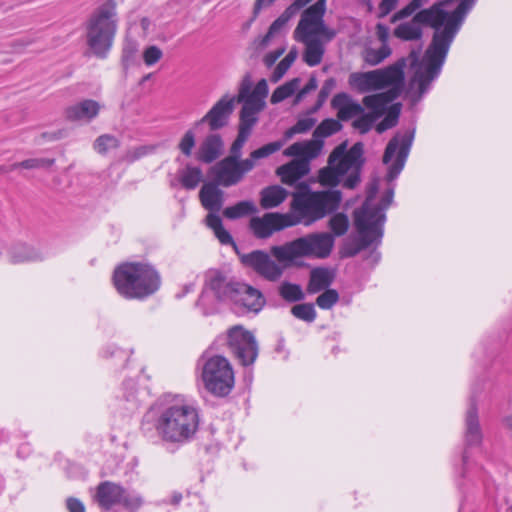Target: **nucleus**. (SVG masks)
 Masks as SVG:
<instances>
[{"label": "nucleus", "instance_id": "obj_1", "mask_svg": "<svg viewBox=\"0 0 512 512\" xmlns=\"http://www.w3.org/2000/svg\"><path fill=\"white\" fill-rule=\"evenodd\" d=\"M445 3L436 2L431 7L418 11L412 20L401 23L394 29V36L404 41L421 39V25L430 26L435 30L422 60L419 59L421 48L412 50L407 57L414 69L411 86L417 85L418 88L417 94L413 96L414 103L422 99L430 89L431 83L440 75L450 46L458 33L453 31L455 27L450 26L449 12L444 9Z\"/></svg>", "mask_w": 512, "mask_h": 512}, {"label": "nucleus", "instance_id": "obj_2", "mask_svg": "<svg viewBox=\"0 0 512 512\" xmlns=\"http://www.w3.org/2000/svg\"><path fill=\"white\" fill-rule=\"evenodd\" d=\"M334 247V238L327 232L309 233L283 245L273 246L271 255L266 251L254 250L240 256L241 263L269 282H277L284 270L297 258H327Z\"/></svg>", "mask_w": 512, "mask_h": 512}, {"label": "nucleus", "instance_id": "obj_3", "mask_svg": "<svg viewBox=\"0 0 512 512\" xmlns=\"http://www.w3.org/2000/svg\"><path fill=\"white\" fill-rule=\"evenodd\" d=\"M290 212L286 213L291 226L302 224L311 226L315 222L335 212L342 201L339 190L313 191L306 182L297 183L291 193Z\"/></svg>", "mask_w": 512, "mask_h": 512}, {"label": "nucleus", "instance_id": "obj_4", "mask_svg": "<svg viewBox=\"0 0 512 512\" xmlns=\"http://www.w3.org/2000/svg\"><path fill=\"white\" fill-rule=\"evenodd\" d=\"M199 425L198 408L180 397L161 407L154 424L158 436L163 441L175 444L191 441Z\"/></svg>", "mask_w": 512, "mask_h": 512}, {"label": "nucleus", "instance_id": "obj_5", "mask_svg": "<svg viewBox=\"0 0 512 512\" xmlns=\"http://www.w3.org/2000/svg\"><path fill=\"white\" fill-rule=\"evenodd\" d=\"M364 146L355 143L347 150L346 143L338 145L329 155L328 165L319 171L318 181L322 186L335 187L344 175L343 187L354 189L360 183V173L364 164Z\"/></svg>", "mask_w": 512, "mask_h": 512}, {"label": "nucleus", "instance_id": "obj_6", "mask_svg": "<svg viewBox=\"0 0 512 512\" xmlns=\"http://www.w3.org/2000/svg\"><path fill=\"white\" fill-rule=\"evenodd\" d=\"M112 280L117 292L126 299L146 298L154 294L161 284L156 269L141 262L120 264L115 268Z\"/></svg>", "mask_w": 512, "mask_h": 512}, {"label": "nucleus", "instance_id": "obj_7", "mask_svg": "<svg viewBox=\"0 0 512 512\" xmlns=\"http://www.w3.org/2000/svg\"><path fill=\"white\" fill-rule=\"evenodd\" d=\"M118 17L115 0H105L86 22V43L98 58L110 51L117 31Z\"/></svg>", "mask_w": 512, "mask_h": 512}, {"label": "nucleus", "instance_id": "obj_8", "mask_svg": "<svg viewBox=\"0 0 512 512\" xmlns=\"http://www.w3.org/2000/svg\"><path fill=\"white\" fill-rule=\"evenodd\" d=\"M322 151L320 141H303L290 145L285 151L286 156L296 157L289 163L277 168L276 174L281 182L286 185H294L310 171V161L316 158Z\"/></svg>", "mask_w": 512, "mask_h": 512}, {"label": "nucleus", "instance_id": "obj_9", "mask_svg": "<svg viewBox=\"0 0 512 512\" xmlns=\"http://www.w3.org/2000/svg\"><path fill=\"white\" fill-rule=\"evenodd\" d=\"M201 377L205 389L214 396L225 397L234 388V370L229 360L221 355H203Z\"/></svg>", "mask_w": 512, "mask_h": 512}, {"label": "nucleus", "instance_id": "obj_10", "mask_svg": "<svg viewBox=\"0 0 512 512\" xmlns=\"http://www.w3.org/2000/svg\"><path fill=\"white\" fill-rule=\"evenodd\" d=\"M415 130H408L404 133H397L388 142L383 163L388 165L386 179L388 182L395 180L403 170L413 144Z\"/></svg>", "mask_w": 512, "mask_h": 512}, {"label": "nucleus", "instance_id": "obj_11", "mask_svg": "<svg viewBox=\"0 0 512 512\" xmlns=\"http://www.w3.org/2000/svg\"><path fill=\"white\" fill-rule=\"evenodd\" d=\"M362 214L359 213L357 217H353L358 237L344 244L343 257H354L369 246L378 245L381 242L384 226L364 220Z\"/></svg>", "mask_w": 512, "mask_h": 512}, {"label": "nucleus", "instance_id": "obj_12", "mask_svg": "<svg viewBox=\"0 0 512 512\" xmlns=\"http://www.w3.org/2000/svg\"><path fill=\"white\" fill-rule=\"evenodd\" d=\"M228 347L243 366H250L257 359L258 343L255 337L240 326H235L228 331Z\"/></svg>", "mask_w": 512, "mask_h": 512}, {"label": "nucleus", "instance_id": "obj_13", "mask_svg": "<svg viewBox=\"0 0 512 512\" xmlns=\"http://www.w3.org/2000/svg\"><path fill=\"white\" fill-rule=\"evenodd\" d=\"M254 168L250 160H235L234 157H225L219 161L211 171L217 184L230 187L238 184L244 175Z\"/></svg>", "mask_w": 512, "mask_h": 512}, {"label": "nucleus", "instance_id": "obj_14", "mask_svg": "<svg viewBox=\"0 0 512 512\" xmlns=\"http://www.w3.org/2000/svg\"><path fill=\"white\" fill-rule=\"evenodd\" d=\"M408 62L409 59L402 57L387 67L376 69L379 91L385 90V93H391L398 98L405 87L404 69Z\"/></svg>", "mask_w": 512, "mask_h": 512}, {"label": "nucleus", "instance_id": "obj_15", "mask_svg": "<svg viewBox=\"0 0 512 512\" xmlns=\"http://www.w3.org/2000/svg\"><path fill=\"white\" fill-rule=\"evenodd\" d=\"M234 108L235 97L224 95L200 120L194 123V127L197 128L200 125L207 124L211 132L218 131L228 125Z\"/></svg>", "mask_w": 512, "mask_h": 512}, {"label": "nucleus", "instance_id": "obj_16", "mask_svg": "<svg viewBox=\"0 0 512 512\" xmlns=\"http://www.w3.org/2000/svg\"><path fill=\"white\" fill-rule=\"evenodd\" d=\"M286 213L269 212L263 216L250 219L249 227L258 239H267L274 232L292 227Z\"/></svg>", "mask_w": 512, "mask_h": 512}, {"label": "nucleus", "instance_id": "obj_17", "mask_svg": "<svg viewBox=\"0 0 512 512\" xmlns=\"http://www.w3.org/2000/svg\"><path fill=\"white\" fill-rule=\"evenodd\" d=\"M238 284V281L229 279L223 272L210 269L205 273V285L202 295L210 290L216 299L220 301H231Z\"/></svg>", "mask_w": 512, "mask_h": 512}, {"label": "nucleus", "instance_id": "obj_18", "mask_svg": "<svg viewBox=\"0 0 512 512\" xmlns=\"http://www.w3.org/2000/svg\"><path fill=\"white\" fill-rule=\"evenodd\" d=\"M326 12V3L318 0L315 4L305 9L301 15L300 21L294 31L295 39H312L313 31L321 18H324Z\"/></svg>", "mask_w": 512, "mask_h": 512}, {"label": "nucleus", "instance_id": "obj_19", "mask_svg": "<svg viewBox=\"0 0 512 512\" xmlns=\"http://www.w3.org/2000/svg\"><path fill=\"white\" fill-rule=\"evenodd\" d=\"M483 433L479 421L475 397H471L464 418V441L467 447H476L482 443Z\"/></svg>", "mask_w": 512, "mask_h": 512}, {"label": "nucleus", "instance_id": "obj_20", "mask_svg": "<svg viewBox=\"0 0 512 512\" xmlns=\"http://www.w3.org/2000/svg\"><path fill=\"white\" fill-rule=\"evenodd\" d=\"M231 301L254 313H258L265 304V298L261 291L243 282H239L237 285Z\"/></svg>", "mask_w": 512, "mask_h": 512}, {"label": "nucleus", "instance_id": "obj_21", "mask_svg": "<svg viewBox=\"0 0 512 512\" xmlns=\"http://www.w3.org/2000/svg\"><path fill=\"white\" fill-rule=\"evenodd\" d=\"M377 191L378 183L374 181L368 187L367 196L362 206L354 210L353 217H357L359 213H363L364 220L384 226L386 221L385 213H382V209L376 207L373 203Z\"/></svg>", "mask_w": 512, "mask_h": 512}, {"label": "nucleus", "instance_id": "obj_22", "mask_svg": "<svg viewBox=\"0 0 512 512\" xmlns=\"http://www.w3.org/2000/svg\"><path fill=\"white\" fill-rule=\"evenodd\" d=\"M224 151V142L220 134L218 133H209L202 140L196 158L197 160L210 164L217 160Z\"/></svg>", "mask_w": 512, "mask_h": 512}, {"label": "nucleus", "instance_id": "obj_23", "mask_svg": "<svg viewBox=\"0 0 512 512\" xmlns=\"http://www.w3.org/2000/svg\"><path fill=\"white\" fill-rule=\"evenodd\" d=\"M8 258L12 264H23L29 262L42 261L45 258L44 253L26 243L17 242L10 246Z\"/></svg>", "mask_w": 512, "mask_h": 512}, {"label": "nucleus", "instance_id": "obj_24", "mask_svg": "<svg viewBox=\"0 0 512 512\" xmlns=\"http://www.w3.org/2000/svg\"><path fill=\"white\" fill-rule=\"evenodd\" d=\"M332 107L337 110V117L341 121H348L363 113V106L354 101L348 94L339 93L332 99Z\"/></svg>", "mask_w": 512, "mask_h": 512}, {"label": "nucleus", "instance_id": "obj_25", "mask_svg": "<svg viewBox=\"0 0 512 512\" xmlns=\"http://www.w3.org/2000/svg\"><path fill=\"white\" fill-rule=\"evenodd\" d=\"M123 496V487L110 481L102 482L98 485L95 500L99 506L109 510L116 504H120Z\"/></svg>", "mask_w": 512, "mask_h": 512}, {"label": "nucleus", "instance_id": "obj_26", "mask_svg": "<svg viewBox=\"0 0 512 512\" xmlns=\"http://www.w3.org/2000/svg\"><path fill=\"white\" fill-rule=\"evenodd\" d=\"M100 111V104L92 99L83 100L77 104L69 106L65 115L70 121H86L94 119Z\"/></svg>", "mask_w": 512, "mask_h": 512}, {"label": "nucleus", "instance_id": "obj_27", "mask_svg": "<svg viewBox=\"0 0 512 512\" xmlns=\"http://www.w3.org/2000/svg\"><path fill=\"white\" fill-rule=\"evenodd\" d=\"M223 191L214 183H206L199 192L202 206L210 213L218 212L223 205Z\"/></svg>", "mask_w": 512, "mask_h": 512}, {"label": "nucleus", "instance_id": "obj_28", "mask_svg": "<svg viewBox=\"0 0 512 512\" xmlns=\"http://www.w3.org/2000/svg\"><path fill=\"white\" fill-rule=\"evenodd\" d=\"M348 82L352 88L360 93L379 91L376 69L351 73Z\"/></svg>", "mask_w": 512, "mask_h": 512}, {"label": "nucleus", "instance_id": "obj_29", "mask_svg": "<svg viewBox=\"0 0 512 512\" xmlns=\"http://www.w3.org/2000/svg\"><path fill=\"white\" fill-rule=\"evenodd\" d=\"M305 45V51L303 54V61L310 67L317 66L321 63L325 47L321 38L312 39H296Z\"/></svg>", "mask_w": 512, "mask_h": 512}, {"label": "nucleus", "instance_id": "obj_30", "mask_svg": "<svg viewBox=\"0 0 512 512\" xmlns=\"http://www.w3.org/2000/svg\"><path fill=\"white\" fill-rule=\"evenodd\" d=\"M396 99L391 93L380 92L365 96L362 103L370 110V114L379 119L385 114L387 105Z\"/></svg>", "mask_w": 512, "mask_h": 512}, {"label": "nucleus", "instance_id": "obj_31", "mask_svg": "<svg viewBox=\"0 0 512 512\" xmlns=\"http://www.w3.org/2000/svg\"><path fill=\"white\" fill-rule=\"evenodd\" d=\"M334 275L331 270L325 267H317L311 270L307 285L310 294L326 290L333 282Z\"/></svg>", "mask_w": 512, "mask_h": 512}, {"label": "nucleus", "instance_id": "obj_32", "mask_svg": "<svg viewBox=\"0 0 512 512\" xmlns=\"http://www.w3.org/2000/svg\"><path fill=\"white\" fill-rule=\"evenodd\" d=\"M288 194V191L279 185L265 187L260 191V205L263 209L278 207L286 200Z\"/></svg>", "mask_w": 512, "mask_h": 512}, {"label": "nucleus", "instance_id": "obj_33", "mask_svg": "<svg viewBox=\"0 0 512 512\" xmlns=\"http://www.w3.org/2000/svg\"><path fill=\"white\" fill-rule=\"evenodd\" d=\"M307 5V0H295L285 11L270 25V34L279 33L287 23L295 17L299 11Z\"/></svg>", "mask_w": 512, "mask_h": 512}, {"label": "nucleus", "instance_id": "obj_34", "mask_svg": "<svg viewBox=\"0 0 512 512\" xmlns=\"http://www.w3.org/2000/svg\"><path fill=\"white\" fill-rule=\"evenodd\" d=\"M307 5V0H295L285 11L270 25V34L279 33L287 23L295 17L299 11Z\"/></svg>", "mask_w": 512, "mask_h": 512}, {"label": "nucleus", "instance_id": "obj_35", "mask_svg": "<svg viewBox=\"0 0 512 512\" xmlns=\"http://www.w3.org/2000/svg\"><path fill=\"white\" fill-rule=\"evenodd\" d=\"M257 212V207L251 200H244L223 210V216L230 220H236Z\"/></svg>", "mask_w": 512, "mask_h": 512}, {"label": "nucleus", "instance_id": "obj_36", "mask_svg": "<svg viewBox=\"0 0 512 512\" xmlns=\"http://www.w3.org/2000/svg\"><path fill=\"white\" fill-rule=\"evenodd\" d=\"M207 226L213 230L215 236L223 245H234L231 234L223 227L220 216L216 213H209L206 217Z\"/></svg>", "mask_w": 512, "mask_h": 512}, {"label": "nucleus", "instance_id": "obj_37", "mask_svg": "<svg viewBox=\"0 0 512 512\" xmlns=\"http://www.w3.org/2000/svg\"><path fill=\"white\" fill-rule=\"evenodd\" d=\"M342 128V125L338 120L328 118L323 120L314 130L313 132V139L311 141H320L322 143V147L324 146L323 139L326 137H329L338 131H340Z\"/></svg>", "mask_w": 512, "mask_h": 512}, {"label": "nucleus", "instance_id": "obj_38", "mask_svg": "<svg viewBox=\"0 0 512 512\" xmlns=\"http://www.w3.org/2000/svg\"><path fill=\"white\" fill-rule=\"evenodd\" d=\"M202 170L199 167L187 165L180 173V183L188 190L195 189L202 181Z\"/></svg>", "mask_w": 512, "mask_h": 512}, {"label": "nucleus", "instance_id": "obj_39", "mask_svg": "<svg viewBox=\"0 0 512 512\" xmlns=\"http://www.w3.org/2000/svg\"><path fill=\"white\" fill-rule=\"evenodd\" d=\"M278 293L287 302H297L305 298V294L300 285L287 281L280 284Z\"/></svg>", "mask_w": 512, "mask_h": 512}, {"label": "nucleus", "instance_id": "obj_40", "mask_svg": "<svg viewBox=\"0 0 512 512\" xmlns=\"http://www.w3.org/2000/svg\"><path fill=\"white\" fill-rule=\"evenodd\" d=\"M392 51L388 44H382L379 49L367 48L363 53L364 61L370 66L382 63L391 55Z\"/></svg>", "mask_w": 512, "mask_h": 512}, {"label": "nucleus", "instance_id": "obj_41", "mask_svg": "<svg viewBox=\"0 0 512 512\" xmlns=\"http://www.w3.org/2000/svg\"><path fill=\"white\" fill-rule=\"evenodd\" d=\"M401 113V104L395 103L392 104L386 111V115L382 121H380L376 126V131L378 133H383L386 130L393 128L397 125L398 119Z\"/></svg>", "mask_w": 512, "mask_h": 512}, {"label": "nucleus", "instance_id": "obj_42", "mask_svg": "<svg viewBox=\"0 0 512 512\" xmlns=\"http://www.w3.org/2000/svg\"><path fill=\"white\" fill-rule=\"evenodd\" d=\"M299 84H300V79L294 78V79L286 82L285 84L279 86L278 88H276L275 91L271 95V99H270L271 103L277 104V103H280L283 100L289 98L290 96H292L298 89Z\"/></svg>", "mask_w": 512, "mask_h": 512}, {"label": "nucleus", "instance_id": "obj_43", "mask_svg": "<svg viewBox=\"0 0 512 512\" xmlns=\"http://www.w3.org/2000/svg\"><path fill=\"white\" fill-rule=\"evenodd\" d=\"M298 56V51L296 48H292L288 54L278 63L275 67L271 81L276 83L278 82L287 72V70L291 67Z\"/></svg>", "mask_w": 512, "mask_h": 512}, {"label": "nucleus", "instance_id": "obj_44", "mask_svg": "<svg viewBox=\"0 0 512 512\" xmlns=\"http://www.w3.org/2000/svg\"><path fill=\"white\" fill-rule=\"evenodd\" d=\"M282 146H283L282 141H275V142L268 143L256 150L252 151L250 153L249 158H246L245 160H250L252 163L255 164L256 160L266 158V157L272 155L273 153L279 151L282 148Z\"/></svg>", "mask_w": 512, "mask_h": 512}, {"label": "nucleus", "instance_id": "obj_45", "mask_svg": "<svg viewBox=\"0 0 512 512\" xmlns=\"http://www.w3.org/2000/svg\"><path fill=\"white\" fill-rule=\"evenodd\" d=\"M329 228L334 236L344 235L349 228V219L344 213H336L329 220Z\"/></svg>", "mask_w": 512, "mask_h": 512}, {"label": "nucleus", "instance_id": "obj_46", "mask_svg": "<svg viewBox=\"0 0 512 512\" xmlns=\"http://www.w3.org/2000/svg\"><path fill=\"white\" fill-rule=\"evenodd\" d=\"M291 313L296 318L311 323L316 318V311L312 303L297 304L292 307Z\"/></svg>", "mask_w": 512, "mask_h": 512}, {"label": "nucleus", "instance_id": "obj_47", "mask_svg": "<svg viewBox=\"0 0 512 512\" xmlns=\"http://www.w3.org/2000/svg\"><path fill=\"white\" fill-rule=\"evenodd\" d=\"M55 160L50 158H31L11 165V169H41L49 168L54 164Z\"/></svg>", "mask_w": 512, "mask_h": 512}, {"label": "nucleus", "instance_id": "obj_48", "mask_svg": "<svg viewBox=\"0 0 512 512\" xmlns=\"http://www.w3.org/2000/svg\"><path fill=\"white\" fill-rule=\"evenodd\" d=\"M118 146V139L109 134L99 136L94 143V149L100 154H104L111 149L117 148Z\"/></svg>", "mask_w": 512, "mask_h": 512}, {"label": "nucleus", "instance_id": "obj_49", "mask_svg": "<svg viewBox=\"0 0 512 512\" xmlns=\"http://www.w3.org/2000/svg\"><path fill=\"white\" fill-rule=\"evenodd\" d=\"M376 120H378L376 117H374L372 114H370L368 112L366 113L363 110V113L358 115L354 119L352 126L356 130H358L361 134H365L372 128V126L376 122Z\"/></svg>", "mask_w": 512, "mask_h": 512}, {"label": "nucleus", "instance_id": "obj_50", "mask_svg": "<svg viewBox=\"0 0 512 512\" xmlns=\"http://www.w3.org/2000/svg\"><path fill=\"white\" fill-rule=\"evenodd\" d=\"M256 115V112L249 111L248 108H242L240 112V123L238 131L246 132V134L250 135L253 126L257 122Z\"/></svg>", "mask_w": 512, "mask_h": 512}, {"label": "nucleus", "instance_id": "obj_51", "mask_svg": "<svg viewBox=\"0 0 512 512\" xmlns=\"http://www.w3.org/2000/svg\"><path fill=\"white\" fill-rule=\"evenodd\" d=\"M339 300V294L335 289H326L317 299L316 304L324 310L331 309Z\"/></svg>", "mask_w": 512, "mask_h": 512}, {"label": "nucleus", "instance_id": "obj_52", "mask_svg": "<svg viewBox=\"0 0 512 512\" xmlns=\"http://www.w3.org/2000/svg\"><path fill=\"white\" fill-rule=\"evenodd\" d=\"M316 120L312 117H304L299 119L294 126L285 132V138L289 139L294 134L305 133L313 128Z\"/></svg>", "mask_w": 512, "mask_h": 512}, {"label": "nucleus", "instance_id": "obj_53", "mask_svg": "<svg viewBox=\"0 0 512 512\" xmlns=\"http://www.w3.org/2000/svg\"><path fill=\"white\" fill-rule=\"evenodd\" d=\"M195 133L192 129L187 130L182 136L178 148L186 157L191 156L192 150L195 147Z\"/></svg>", "mask_w": 512, "mask_h": 512}, {"label": "nucleus", "instance_id": "obj_54", "mask_svg": "<svg viewBox=\"0 0 512 512\" xmlns=\"http://www.w3.org/2000/svg\"><path fill=\"white\" fill-rule=\"evenodd\" d=\"M336 34V30L325 24L324 18H321V20L318 21L315 31H313V37H319L323 42H330L335 38Z\"/></svg>", "mask_w": 512, "mask_h": 512}, {"label": "nucleus", "instance_id": "obj_55", "mask_svg": "<svg viewBox=\"0 0 512 512\" xmlns=\"http://www.w3.org/2000/svg\"><path fill=\"white\" fill-rule=\"evenodd\" d=\"M125 508L130 510H136L143 504V499L136 493H131L123 488V496H121V502Z\"/></svg>", "mask_w": 512, "mask_h": 512}, {"label": "nucleus", "instance_id": "obj_56", "mask_svg": "<svg viewBox=\"0 0 512 512\" xmlns=\"http://www.w3.org/2000/svg\"><path fill=\"white\" fill-rule=\"evenodd\" d=\"M422 7L420 0H412L404 8L396 12L392 17V22L405 19L415 13Z\"/></svg>", "mask_w": 512, "mask_h": 512}, {"label": "nucleus", "instance_id": "obj_57", "mask_svg": "<svg viewBox=\"0 0 512 512\" xmlns=\"http://www.w3.org/2000/svg\"><path fill=\"white\" fill-rule=\"evenodd\" d=\"M162 56V50L155 45L148 46L143 51V60L147 66L154 65L162 58Z\"/></svg>", "mask_w": 512, "mask_h": 512}, {"label": "nucleus", "instance_id": "obj_58", "mask_svg": "<svg viewBox=\"0 0 512 512\" xmlns=\"http://www.w3.org/2000/svg\"><path fill=\"white\" fill-rule=\"evenodd\" d=\"M249 136L250 135L246 134V132L238 131V135L234 142L232 143L230 155L228 157H234L235 160H240L241 149L243 148Z\"/></svg>", "mask_w": 512, "mask_h": 512}, {"label": "nucleus", "instance_id": "obj_59", "mask_svg": "<svg viewBox=\"0 0 512 512\" xmlns=\"http://www.w3.org/2000/svg\"><path fill=\"white\" fill-rule=\"evenodd\" d=\"M242 108H248L249 111L260 112L264 107V100L256 97L251 93L244 99Z\"/></svg>", "mask_w": 512, "mask_h": 512}, {"label": "nucleus", "instance_id": "obj_60", "mask_svg": "<svg viewBox=\"0 0 512 512\" xmlns=\"http://www.w3.org/2000/svg\"><path fill=\"white\" fill-rule=\"evenodd\" d=\"M336 85V81L333 79V78H329L327 79L320 91H319V94H318V101H317V106L320 107L328 98V96L330 95L331 91L334 89Z\"/></svg>", "mask_w": 512, "mask_h": 512}, {"label": "nucleus", "instance_id": "obj_61", "mask_svg": "<svg viewBox=\"0 0 512 512\" xmlns=\"http://www.w3.org/2000/svg\"><path fill=\"white\" fill-rule=\"evenodd\" d=\"M124 389L126 390L125 398L128 402L133 404V407L138 406L137 397H136V388L135 382L133 380H128L124 383Z\"/></svg>", "mask_w": 512, "mask_h": 512}, {"label": "nucleus", "instance_id": "obj_62", "mask_svg": "<svg viewBox=\"0 0 512 512\" xmlns=\"http://www.w3.org/2000/svg\"><path fill=\"white\" fill-rule=\"evenodd\" d=\"M147 152H148L147 147L139 146V147H136V148H133V149L127 151L124 159L127 162H134V161L138 160L139 158H141L142 156L146 155Z\"/></svg>", "mask_w": 512, "mask_h": 512}, {"label": "nucleus", "instance_id": "obj_63", "mask_svg": "<svg viewBox=\"0 0 512 512\" xmlns=\"http://www.w3.org/2000/svg\"><path fill=\"white\" fill-rule=\"evenodd\" d=\"M66 507L69 512H85L84 504L74 497H70L66 500Z\"/></svg>", "mask_w": 512, "mask_h": 512}, {"label": "nucleus", "instance_id": "obj_64", "mask_svg": "<svg viewBox=\"0 0 512 512\" xmlns=\"http://www.w3.org/2000/svg\"><path fill=\"white\" fill-rule=\"evenodd\" d=\"M252 95L256 97H260V99L264 100V98L268 94V85L265 79L260 80L254 90L251 92Z\"/></svg>", "mask_w": 512, "mask_h": 512}]
</instances>
